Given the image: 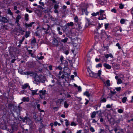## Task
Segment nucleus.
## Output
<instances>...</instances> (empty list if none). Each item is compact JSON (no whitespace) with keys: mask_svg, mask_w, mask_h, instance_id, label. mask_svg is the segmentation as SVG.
Returning a JSON list of instances; mask_svg holds the SVG:
<instances>
[{"mask_svg":"<svg viewBox=\"0 0 133 133\" xmlns=\"http://www.w3.org/2000/svg\"><path fill=\"white\" fill-rule=\"evenodd\" d=\"M64 101V99L63 98L58 99L56 101L57 104H61Z\"/></svg>","mask_w":133,"mask_h":133,"instance_id":"13","label":"nucleus"},{"mask_svg":"<svg viewBox=\"0 0 133 133\" xmlns=\"http://www.w3.org/2000/svg\"><path fill=\"white\" fill-rule=\"evenodd\" d=\"M35 23L34 22H32L30 23L29 24H28L27 23H25L24 25L26 28H28L29 27H31L32 26V25Z\"/></svg>","mask_w":133,"mask_h":133,"instance_id":"12","label":"nucleus"},{"mask_svg":"<svg viewBox=\"0 0 133 133\" xmlns=\"http://www.w3.org/2000/svg\"><path fill=\"white\" fill-rule=\"evenodd\" d=\"M127 98L126 97H124L122 99V102L123 103H125L126 102Z\"/></svg>","mask_w":133,"mask_h":133,"instance_id":"43","label":"nucleus"},{"mask_svg":"<svg viewBox=\"0 0 133 133\" xmlns=\"http://www.w3.org/2000/svg\"><path fill=\"white\" fill-rule=\"evenodd\" d=\"M111 11L112 12H114L115 13H116L117 12L116 9L115 8L112 9L111 10Z\"/></svg>","mask_w":133,"mask_h":133,"instance_id":"59","label":"nucleus"},{"mask_svg":"<svg viewBox=\"0 0 133 133\" xmlns=\"http://www.w3.org/2000/svg\"><path fill=\"white\" fill-rule=\"evenodd\" d=\"M35 71L36 72H42L43 71V68L42 67H37L35 69Z\"/></svg>","mask_w":133,"mask_h":133,"instance_id":"10","label":"nucleus"},{"mask_svg":"<svg viewBox=\"0 0 133 133\" xmlns=\"http://www.w3.org/2000/svg\"><path fill=\"white\" fill-rule=\"evenodd\" d=\"M46 93V91L45 90H42L39 91L38 95H39L40 97L41 98H43V96H44Z\"/></svg>","mask_w":133,"mask_h":133,"instance_id":"5","label":"nucleus"},{"mask_svg":"<svg viewBox=\"0 0 133 133\" xmlns=\"http://www.w3.org/2000/svg\"><path fill=\"white\" fill-rule=\"evenodd\" d=\"M18 126L16 124H14L12 126V129L14 130H16L18 128Z\"/></svg>","mask_w":133,"mask_h":133,"instance_id":"17","label":"nucleus"},{"mask_svg":"<svg viewBox=\"0 0 133 133\" xmlns=\"http://www.w3.org/2000/svg\"><path fill=\"white\" fill-rule=\"evenodd\" d=\"M21 18V16L20 15H18L17 16L16 19V21L15 23L19 27H20V24L19 23V20Z\"/></svg>","mask_w":133,"mask_h":133,"instance_id":"7","label":"nucleus"},{"mask_svg":"<svg viewBox=\"0 0 133 133\" xmlns=\"http://www.w3.org/2000/svg\"><path fill=\"white\" fill-rule=\"evenodd\" d=\"M90 131L92 132H94L95 131V130L92 127H91L90 128Z\"/></svg>","mask_w":133,"mask_h":133,"instance_id":"58","label":"nucleus"},{"mask_svg":"<svg viewBox=\"0 0 133 133\" xmlns=\"http://www.w3.org/2000/svg\"><path fill=\"white\" fill-rule=\"evenodd\" d=\"M68 62L66 60H63L62 61L61 63V66H68Z\"/></svg>","mask_w":133,"mask_h":133,"instance_id":"15","label":"nucleus"},{"mask_svg":"<svg viewBox=\"0 0 133 133\" xmlns=\"http://www.w3.org/2000/svg\"><path fill=\"white\" fill-rule=\"evenodd\" d=\"M69 106V104L67 103L66 101H65L64 102V106L66 108H67Z\"/></svg>","mask_w":133,"mask_h":133,"instance_id":"45","label":"nucleus"},{"mask_svg":"<svg viewBox=\"0 0 133 133\" xmlns=\"http://www.w3.org/2000/svg\"><path fill=\"white\" fill-rule=\"evenodd\" d=\"M59 6L56 4H55L54 6V8L55 9H57L58 8Z\"/></svg>","mask_w":133,"mask_h":133,"instance_id":"62","label":"nucleus"},{"mask_svg":"<svg viewBox=\"0 0 133 133\" xmlns=\"http://www.w3.org/2000/svg\"><path fill=\"white\" fill-rule=\"evenodd\" d=\"M122 66H130V64L128 61H125L123 62L122 63Z\"/></svg>","mask_w":133,"mask_h":133,"instance_id":"16","label":"nucleus"},{"mask_svg":"<svg viewBox=\"0 0 133 133\" xmlns=\"http://www.w3.org/2000/svg\"><path fill=\"white\" fill-rule=\"evenodd\" d=\"M110 123L111 124H113L115 122L114 119L112 118H110Z\"/></svg>","mask_w":133,"mask_h":133,"instance_id":"44","label":"nucleus"},{"mask_svg":"<svg viewBox=\"0 0 133 133\" xmlns=\"http://www.w3.org/2000/svg\"><path fill=\"white\" fill-rule=\"evenodd\" d=\"M101 70H99L97 73L98 76L99 77L101 74Z\"/></svg>","mask_w":133,"mask_h":133,"instance_id":"64","label":"nucleus"},{"mask_svg":"<svg viewBox=\"0 0 133 133\" xmlns=\"http://www.w3.org/2000/svg\"><path fill=\"white\" fill-rule=\"evenodd\" d=\"M126 19H124L122 18L121 19L120 22L121 24H123L125 23V22H126Z\"/></svg>","mask_w":133,"mask_h":133,"instance_id":"38","label":"nucleus"},{"mask_svg":"<svg viewBox=\"0 0 133 133\" xmlns=\"http://www.w3.org/2000/svg\"><path fill=\"white\" fill-rule=\"evenodd\" d=\"M121 121V118H118L116 121L115 122L117 123H119Z\"/></svg>","mask_w":133,"mask_h":133,"instance_id":"60","label":"nucleus"},{"mask_svg":"<svg viewBox=\"0 0 133 133\" xmlns=\"http://www.w3.org/2000/svg\"><path fill=\"white\" fill-rule=\"evenodd\" d=\"M63 74H64L65 76V77L68 78L70 74V70L68 67H64L63 70L62 71Z\"/></svg>","mask_w":133,"mask_h":133,"instance_id":"2","label":"nucleus"},{"mask_svg":"<svg viewBox=\"0 0 133 133\" xmlns=\"http://www.w3.org/2000/svg\"><path fill=\"white\" fill-rule=\"evenodd\" d=\"M16 49L12 47L10 48L9 50V53L12 55H14L15 54L16 52Z\"/></svg>","mask_w":133,"mask_h":133,"instance_id":"4","label":"nucleus"},{"mask_svg":"<svg viewBox=\"0 0 133 133\" xmlns=\"http://www.w3.org/2000/svg\"><path fill=\"white\" fill-rule=\"evenodd\" d=\"M109 25V23L105 24L104 25L105 29V30H107L108 28Z\"/></svg>","mask_w":133,"mask_h":133,"instance_id":"50","label":"nucleus"},{"mask_svg":"<svg viewBox=\"0 0 133 133\" xmlns=\"http://www.w3.org/2000/svg\"><path fill=\"white\" fill-rule=\"evenodd\" d=\"M36 42V39L35 38H34V39L31 41V43H32L35 44Z\"/></svg>","mask_w":133,"mask_h":133,"instance_id":"57","label":"nucleus"},{"mask_svg":"<svg viewBox=\"0 0 133 133\" xmlns=\"http://www.w3.org/2000/svg\"><path fill=\"white\" fill-rule=\"evenodd\" d=\"M100 15H102V14H104L105 12V10H104L101 9H100L99 10Z\"/></svg>","mask_w":133,"mask_h":133,"instance_id":"47","label":"nucleus"},{"mask_svg":"<svg viewBox=\"0 0 133 133\" xmlns=\"http://www.w3.org/2000/svg\"><path fill=\"white\" fill-rule=\"evenodd\" d=\"M71 51L74 54L76 55L78 52V50L76 49L74 50H72Z\"/></svg>","mask_w":133,"mask_h":133,"instance_id":"37","label":"nucleus"},{"mask_svg":"<svg viewBox=\"0 0 133 133\" xmlns=\"http://www.w3.org/2000/svg\"><path fill=\"white\" fill-rule=\"evenodd\" d=\"M68 40V38L67 37H66L64 38V39H62L61 40V41L64 43H66L67 42Z\"/></svg>","mask_w":133,"mask_h":133,"instance_id":"39","label":"nucleus"},{"mask_svg":"<svg viewBox=\"0 0 133 133\" xmlns=\"http://www.w3.org/2000/svg\"><path fill=\"white\" fill-rule=\"evenodd\" d=\"M2 26H1V27H0V29H3L4 31L5 30H7L8 29V26L5 25H3L2 24Z\"/></svg>","mask_w":133,"mask_h":133,"instance_id":"18","label":"nucleus"},{"mask_svg":"<svg viewBox=\"0 0 133 133\" xmlns=\"http://www.w3.org/2000/svg\"><path fill=\"white\" fill-rule=\"evenodd\" d=\"M34 80L33 81V82L34 83L38 84L40 83L38 76L37 75L36 77H34Z\"/></svg>","mask_w":133,"mask_h":133,"instance_id":"9","label":"nucleus"},{"mask_svg":"<svg viewBox=\"0 0 133 133\" xmlns=\"http://www.w3.org/2000/svg\"><path fill=\"white\" fill-rule=\"evenodd\" d=\"M116 46L118 47V48L119 49H121V47L120 46V44L119 43H117L116 44Z\"/></svg>","mask_w":133,"mask_h":133,"instance_id":"63","label":"nucleus"},{"mask_svg":"<svg viewBox=\"0 0 133 133\" xmlns=\"http://www.w3.org/2000/svg\"><path fill=\"white\" fill-rule=\"evenodd\" d=\"M40 83H44L45 82L46 78L44 76L42 75L38 76Z\"/></svg>","mask_w":133,"mask_h":133,"instance_id":"6","label":"nucleus"},{"mask_svg":"<svg viewBox=\"0 0 133 133\" xmlns=\"http://www.w3.org/2000/svg\"><path fill=\"white\" fill-rule=\"evenodd\" d=\"M92 74L93 76L91 77H94L95 78H97V76H98L97 74L95 73L94 72H92Z\"/></svg>","mask_w":133,"mask_h":133,"instance_id":"49","label":"nucleus"},{"mask_svg":"<svg viewBox=\"0 0 133 133\" xmlns=\"http://www.w3.org/2000/svg\"><path fill=\"white\" fill-rule=\"evenodd\" d=\"M37 58L39 60H42L44 58V56H39V55H38L36 56Z\"/></svg>","mask_w":133,"mask_h":133,"instance_id":"31","label":"nucleus"},{"mask_svg":"<svg viewBox=\"0 0 133 133\" xmlns=\"http://www.w3.org/2000/svg\"><path fill=\"white\" fill-rule=\"evenodd\" d=\"M124 6V5H123L122 4H119V8L122 9L123 8Z\"/></svg>","mask_w":133,"mask_h":133,"instance_id":"55","label":"nucleus"},{"mask_svg":"<svg viewBox=\"0 0 133 133\" xmlns=\"http://www.w3.org/2000/svg\"><path fill=\"white\" fill-rule=\"evenodd\" d=\"M76 25L79 29H81L82 28L81 23L80 22L78 24H76Z\"/></svg>","mask_w":133,"mask_h":133,"instance_id":"36","label":"nucleus"},{"mask_svg":"<svg viewBox=\"0 0 133 133\" xmlns=\"http://www.w3.org/2000/svg\"><path fill=\"white\" fill-rule=\"evenodd\" d=\"M96 112H97V114H98V116H101L102 114L101 112V110L100 111H96Z\"/></svg>","mask_w":133,"mask_h":133,"instance_id":"56","label":"nucleus"},{"mask_svg":"<svg viewBox=\"0 0 133 133\" xmlns=\"http://www.w3.org/2000/svg\"><path fill=\"white\" fill-rule=\"evenodd\" d=\"M101 32L99 35V32L97 31L96 34L95 35L94 38L95 39H98L99 38L103 39L104 38H107L109 37L108 36L106 32L104 30H102Z\"/></svg>","mask_w":133,"mask_h":133,"instance_id":"1","label":"nucleus"},{"mask_svg":"<svg viewBox=\"0 0 133 133\" xmlns=\"http://www.w3.org/2000/svg\"><path fill=\"white\" fill-rule=\"evenodd\" d=\"M26 74L28 75H30V76H33L34 78L37 76V74L34 73L30 71H27L26 72Z\"/></svg>","mask_w":133,"mask_h":133,"instance_id":"11","label":"nucleus"},{"mask_svg":"<svg viewBox=\"0 0 133 133\" xmlns=\"http://www.w3.org/2000/svg\"><path fill=\"white\" fill-rule=\"evenodd\" d=\"M110 92H111V95L110 94V96L109 97V98L110 99H112V95H113V94H115L116 92L114 90V91H112L111 90L110 91Z\"/></svg>","mask_w":133,"mask_h":133,"instance_id":"34","label":"nucleus"},{"mask_svg":"<svg viewBox=\"0 0 133 133\" xmlns=\"http://www.w3.org/2000/svg\"><path fill=\"white\" fill-rule=\"evenodd\" d=\"M28 87H29V88H30L29 84L28 83H26L22 85V88L23 89H26Z\"/></svg>","mask_w":133,"mask_h":133,"instance_id":"24","label":"nucleus"},{"mask_svg":"<svg viewBox=\"0 0 133 133\" xmlns=\"http://www.w3.org/2000/svg\"><path fill=\"white\" fill-rule=\"evenodd\" d=\"M8 13L10 14V15H13V13L11 12L10 10V9H8Z\"/></svg>","mask_w":133,"mask_h":133,"instance_id":"61","label":"nucleus"},{"mask_svg":"<svg viewBox=\"0 0 133 133\" xmlns=\"http://www.w3.org/2000/svg\"><path fill=\"white\" fill-rule=\"evenodd\" d=\"M65 125L66 127H67L69 125L70 123L68 122V120L67 119H65Z\"/></svg>","mask_w":133,"mask_h":133,"instance_id":"46","label":"nucleus"},{"mask_svg":"<svg viewBox=\"0 0 133 133\" xmlns=\"http://www.w3.org/2000/svg\"><path fill=\"white\" fill-rule=\"evenodd\" d=\"M78 18L77 16H76L74 18V22L75 23V24H78L80 22L78 20Z\"/></svg>","mask_w":133,"mask_h":133,"instance_id":"28","label":"nucleus"},{"mask_svg":"<svg viewBox=\"0 0 133 133\" xmlns=\"http://www.w3.org/2000/svg\"><path fill=\"white\" fill-rule=\"evenodd\" d=\"M96 114L97 112L95 111H93L92 113L90 114L91 117L92 118H95V117Z\"/></svg>","mask_w":133,"mask_h":133,"instance_id":"23","label":"nucleus"},{"mask_svg":"<svg viewBox=\"0 0 133 133\" xmlns=\"http://www.w3.org/2000/svg\"><path fill=\"white\" fill-rule=\"evenodd\" d=\"M30 34V31H26L25 34V35L26 38H27L29 37Z\"/></svg>","mask_w":133,"mask_h":133,"instance_id":"32","label":"nucleus"},{"mask_svg":"<svg viewBox=\"0 0 133 133\" xmlns=\"http://www.w3.org/2000/svg\"><path fill=\"white\" fill-rule=\"evenodd\" d=\"M106 83L108 86L109 87L110 86V81L109 79L107 80L106 81Z\"/></svg>","mask_w":133,"mask_h":133,"instance_id":"48","label":"nucleus"},{"mask_svg":"<svg viewBox=\"0 0 133 133\" xmlns=\"http://www.w3.org/2000/svg\"><path fill=\"white\" fill-rule=\"evenodd\" d=\"M69 63L70 64V66H77L78 65H75V63L74 62L72 63V61L69 60Z\"/></svg>","mask_w":133,"mask_h":133,"instance_id":"35","label":"nucleus"},{"mask_svg":"<svg viewBox=\"0 0 133 133\" xmlns=\"http://www.w3.org/2000/svg\"><path fill=\"white\" fill-rule=\"evenodd\" d=\"M67 25L68 26H72L74 25L73 23L72 22H71L70 23H68L67 24Z\"/></svg>","mask_w":133,"mask_h":133,"instance_id":"53","label":"nucleus"},{"mask_svg":"<svg viewBox=\"0 0 133 133\" xmlns=\"http://www.w3.org/2000/svg\"><path fill=\"white\" fill-rule=\"evenodd\" d=\"M8 22V20L6 17L3 16L0 17V22L6 23H7Z\"/></svg>","mask_w":133,"mask_h":133,"instance_id":"8","label":"nucleus"},{"mask_svg":"<svg viewBox=\"0 0 133 133\" xmlns=\"http://www.w3.org/2000/svg\"><path fill=\"white\" fill-rule=\"evenodd\" d=\"M19 118L21 119L23 122H27L28 121V117L26 116L24 118H22L21 116H19Z\"/></svg>","mask_w":133,"mask_h":133,"instance_id":"20","label":"nucleus"},{"mask_svg":"<svg viewBox=\"0 0 133 133\" xmlns=\"http://www.w3.org/2000/svg\"><path fill=\"white\" fill-rule=\"evenodd\" d=\"M27 99H26V98L25 97H23L22 99V101L23 102H25L26 101L27 102H28L29 100V99L28 98Z\"/></svg>","mask_w":133,"mask_h":133,"instance_id":"51","label":"nucleus"},{"mask_svg":"<svg viewBox=\"0 0 133 133\" xmlns=\"http://www.w3.org/2000/svg\"><path fill=\"white\" fill-rule=\"evenodd\" d=\"M63 52L66 55H67L69 53L68 49H65V48H64L63 49Z\"/></svg>","mask_w":133,"mask_h":133,"instance_id":"19","label":"nucleus"},{"mask_svg":"<svg viewBox=\"0 0 133 133\" xmlns=\"http://www.w3.org/2000/svg\"><path fill=\"white\" fill-rule=\"evenodd\" d=\"M105 57L107 59L109 57H110L111 58H113V55L111 53L110 54H107L105 56Z\"/></svg>","mask_w":133,"mask_h":133,"instance_id":"27","label":"nucleus"},{"mask_svg":"<svg viewBox=\"0 0 133 133\" xmlns=\"http://www.w3.org/2000/svg\"><path fill=\"white\" fill-rule=\"evenodd\" d=\"M100 16L102 17V19H101L102 20L106 19V15L105 14H102V15H100Z\"/></svg>","mask_w":133,"mask_h":133,"instance_id":"41","label":"nucleus"},{"mask_svg":"<svg viewBox=\"0 0 133 133\" xmlns=\"http://www.w3.org/2000/svg\"><path fill=\"white\" fill-rule=\"evenodd\" d=\"M87 71L89 73L90 76V77H92L93 76L92 73L93 72L90 69L89 67H88V68H87Z\"/></svg>","mask_w":133,"mask_h":133,"instance_id":"25","label":"nucleus"},{"mask_svg":"<svg viewBox=\"0 0 133 133\" xmlns=\"http://www.w3.org/2000/svg\"><path fill=\"white\" fill-rule=\"evenodd\" d=\"M52 43L53 45L56 46H58L59 45L58 41L55 38L53 40Z\"/></svg>","mask_w":133,"mask_h":133,"instance_id":"14","label":"nucleus"},{"mask_svg":"<svg viewBox=\"0 0 133 133\" xmlns=\"http://www.w3.org/2000/svg\"><path fill=\"white\" fill-rule=\"evenodd\" d=\"M106 2V0H99L98 3L101 5H103L105 4Z\"/></svg>","mask_w":133,"mask_h":133,"instance_id":"22","label":"nucleus"},{"mask_svg":"<svg viewBox=\"0 0 133 133\" xmlns=\"http://www.w3.org/2000/svg\"><path fill=\"white\" fill-rule=\"evenodd\" d=\"M122 82L121 79L120 78H119L117 81V84H119L122 83Z\"/></svg>","mask_w":133,"mask_h":133,"instance_id":"54","label":"nucleus"},{"mask_svg":"<svg viewBox=\"0 0 133 133\" xmlns=\"http://www.w3.org/2000/svg\"><path fill=\"white\" fill-rule=\"evenodd\" d=\"M25 39V37L24 36H23L22 39L21 40H19V43L20 44H22L24 40Z\"/></svg>","mask_w":133,"mask_h":133,"instance_id":"42","label":"nucleus"},{"mask_svg":"<svg viewBox=\"0 0 133 133\" xmlns=\"http://www.w3.org/2000/svg\"><path fill=\"white\" fill-rule=\"evenodd\" d=\"M38 89H37L35 90H31L32 91V95H38V93H37V92L38 90Z\"/></svg>","mask_w":133,"mask_h":133,"instance_id":"26","label":"nucleus"},{"mask_svg":"<svg viewBox=\"0 0 133 133\" xmlns=\"http://www.w3.org/2000/svg\"><path fill=\"white\" fill-rule=\"evenodd\" d=\"M29 17V15L27 14H26L25 15V20L27 21L29 20L28 17Z\"/></svg>","mask_w":133,"mask_h":133,"instance_id":"40","label":"nucleus"},{"mask_svg":"<svg viewBox=\"0 0 133 133\" xmlns=\"http://www.w3.org/2000/svg\"><path fill=\"white\" fill-rule=\"evenodd\" d=\"M50 29V26L46 23H44L43 24V30H45V32L46 34H48V32L47 31H48Z\"/></svg>","mask_w":133,"mask_h":133,"instance_id":"3","label":"nucleus"},{"mask_svg":"<svg viewBox=\"0 0 133 133\" xmlns=\"http://www.w3.org/2000/svg\"><path fill=\"white\" fill-rule=\"evenodd\" d=\"M77 125V124L73 121L70 124V125L71 126H76Z\"/></svg>","mask_w":133,"mask_h":133,"instance_id":"52","label":"nucleus"},{"mask_svg":"<svg viewBox=\"0 0 133 133\" xmlns=\"http://www.w3.org/2000/svg\"><path fill=\"white\" fill-rule=\"evenodd\" d=\"M85 19L87 20L88 23L86 24L85 26L87 27L90 25L89 23L90 22V20L87 18H85Z\"/></svg>","mask_w":133,"mask_h":133,"instance_id":"33","label":"nucleus"},{"mask_svg":"<svg viewBox=\"0 0 133 133\" xmlns=\"http://www.w3.org/2000/svg\"><path fill=\"white\" fill-rule=\"evenodd\" d=\"M83 94L84 95H85L87 97H89L90 96V94L89 93V92L88 91H86L83 93Z\"/></svg>","mask_w":133,"mask_h":133,"instance_id":"29","label":"nucleus"},{"mask_svg":"<svg viewBox=\"0 0 133 133\" xmlns=\"http://www.w3.org/2000/svg\"><path fill=\"white\" fill-rule=\"evenodd\" d=\"M105 57L104 56H102L100 57V62H103L105 61Z\"/></svg>","mask_w":133,"mask_h":133,"instance_id":"30","label":"nucleus"},{"mask_svg":"<svg viewBox=\"0 0 133 133\" xmlns=\"http://www.w3.org/2000/svg\"><path fill=\"white\" fill-rule=\"evenodd\" d=\"M104 94L101 98V100L100 101L101 102H105L107 101L106 99L104 98L103 96H104Z\"/></svg>","mask_w":133,"mask_h":133,"instance_id":"21","label":"nucleus"}]
</instances>
